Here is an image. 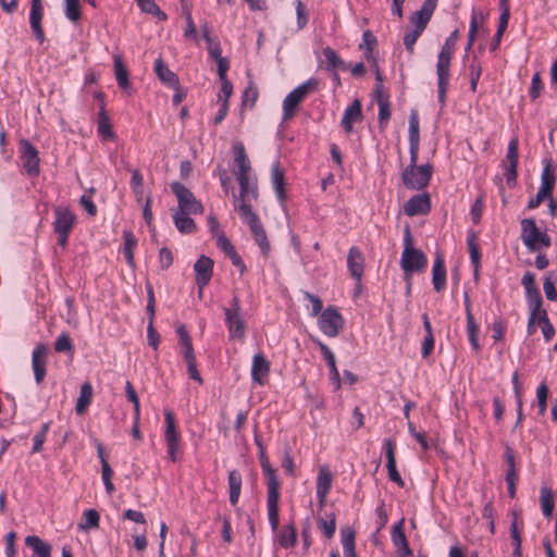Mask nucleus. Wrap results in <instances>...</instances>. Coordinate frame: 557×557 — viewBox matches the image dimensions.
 Returning a JSON list of instances; mask_svg holds the SVG:
<instances>
[{
	"mask_svg": "<svg viewBox=\"0 0 557 557\" xmlns=\"http://www.w3.org/2000/svg\"><path fill=\"white\" fill-rule=\"evenodd\" d=\"M255 442L259 449V460L261 465L262 472L267 480V509H268V519L271 525L272 531L277 529V524L280 523L278 518V503H280V487L281 483L276 475V471L272 468L267 455L265 449L262 442L258 436L255 437Z\"/></svg>",
	"mask_w": 557,
	"mask_h": 557,
	"instance_id": "obj_1",
	"label": "nucleus"
},
{
	"mask_svg": "<svg viewBox=\"0 0 557 557\" xmlns=\"http://www.w3.org/2000/svg\"><path fill=\"white\" fill-rule=\"evenodd\" d=\"M453 35L449 36L445 45L443 46L436 63V75H437V102L441 108L446 104V94L449 86L450 78V65L453 58Z\"/></svg>",
	"mask_w": 557,
	"mask_h": 557,
	"instance_id": "obj_2",
	"label": "nucleus"
},
{
	"mask_svg": "<svg viewBox=\"0 0 557 557\" xmlns=\"http://www.w3.org/2000/svg\"><path fill=\"white\" fill-rule=\"evenodd\" d=\"M400 265L405 273V278L410 280L414 272H421L426 267L425 255L413 247L409 228L405 230L404 250L400 258Z\"/></svg>",
	"mask_w": 557,
	"mask_h": 557,
	"instance_id": "obj_3",
	"label": "nucleus"
},
{
	"mask_svg": "<svg viewBox=\"0 0 557 557\" xmlns=\"http://www.w3.org/2000/svg\"><path fill=\"white\" fill-rule=\"evenodd\" d=\"M239 185V194L233 195L234 207L238 211L239 216L245 213L253 212L251 201L258 198V183L256 175L236 177Z\"/></svg>",
	"mask_w": 557,
	"mask_h": 557,
	"instance_id": "obj_4",
	"label": "nucleus"
},
{
	"mask_svg": "<svg viewBox=\"0 0 557 557\" xmlns=\"http://www.w3.org/2000/svg\"><path fill=\"white\" fill-rule=\"evenodd\" d=\"M318 85L317 78H309L293 89L283 100V120L292 119L296 114L299 103L310 94L314 92L318 89Z\"/></svg>",
	"mask_w": 557,
	"mask_h": 557,
	"instance_id": "obj_5",
	"label": "nucleus"
},
{
	"mask_svg": "<svg viewBox=\"0 0 557 557\" xmlns=\"http://www.w3.org/2000/svg\"><path fill=\"white\" fill-rule=\"evenodd\" d=\"M224 322L231 339L244 341L246 335V322L242 312L239 299L234 296L228 307L223 309Z\"/></svg>",
	"mask_w": 557,
	"mask_h": 557,
	"instance_id": "obj_6",
	"label": "nucleus"
},
{
	"mask_svg": "<svg viewBox=\"0 0 557 557\" xmlns=\"http://www.w3.org/2000/svg\"><path fill=\"white\" fill-rule=\"evenodd\" d=\"M521 239L530 251H539L550 245L549 237L539 230L533 219L522 220Z\"/></svg>",
	"mask_w": 557,
	"mask_h": 557,
	"instance_id": "obj_7",
	"label": "nucleus"
},
{
	"mask_svg": "<svg viewBox=\"0 0 557 557\" xmlns=\"http://www.w3.org/2000/svg\"><path fill=\"white\" fill-rule=\"evenodd\" d=\"M171 189L177 199L178 206L175 211L185 212L189 214L202 213V205L195 198L194 194L183 184L174 182L171 184Z\"/></svg>",
	"mask_w": 557,
	"mask_h": 557,
	"instance_id": "obj_8",
	"label": "nucleus"
},
{
	"mask_svg": "<svg viewBox=\"0 0 557 557\" xmlns=\"http://www.w3.org/2000/svg\"><path fill=\"white\" fill-rule=\"evenodd\" d=\"M417 163H411L403 173L404 184L411 189L424 188L431 177V166L422 164L417 166Z\"/></svg>",
	"mask_w": 557,
	"mask_h": 557,
	"instance_id": "obj_9",
	"label": "nucleus"
},
{
	"mask_svg": "<svg viewBox=\"0 0 557 557\" xmlns=\"http://www.w3.org/2000/svg\"><path fill=\"white\" fill-rule=\"evenodd\" d=\"M318 325L324 335L335 337L344 326V319L335 308L327 307L319 315Z\"/></svg>",
	"mask_w": 557,
	"mask_h": 557,
	"instance_id": "obj_10",
	"label": "nucleus"
},
{
	"mask_svg": "<svg viewBox=\"0 0 557 557\" xmlns=\"http://www.w3.org/2000/svg\"><path fill=\"white\" fill-rule=\"evenodd\" d=\"M243 223L248 225L255 242L258 244L263 256H269L271 246L268 240L267 233L261 224L258 215L255 212L245 213V215H240Z\"/></svg>",
	"mask_w": 557,
	"mask_h": 557,
	"instance_id": "obj_11",
	"label": "nucleus"
},
{
	"mask_svg": "<svg viewBox=\"0 0 557 557\" xmlns=\"http://www.w3.org/2000/svg\"><path fill=\"white\" fill-rule=\"evenodd\" d=\"M21 158L23 166L28 175L36 176L39 174V157L37 149L28 141L21 140L20 143Z\"/></svg>",
	"mask_w": 557,
	"mask_h": 557,
	"instance_id": "obj_12",
	"label": "nucleus"
},
{
	"mask_svg": "<svg viewBox=\"0 0 557 557\" xmlns=\"http://www.w3.org/2000/svg\"><path fill=\"white\" fill-rule=\"evenodd\" d=\"M409 137V152L411 163H417L419 147H420V128H419V115L416 110H412L409 115L408 126Z\"/></svg>",
	"mask_w": 557,
	"mask_h": 557,
	"instance_id": "obj_13",
	"label": "nucleus"
},
{
	"mask_svg": "<svg viewBox=\"0 0 557 557\" xmlns=\"http://www.w3.org/2000/svg\"><path fill=\"white\" fill-rule=\"evenodd\" d=\"M196 283L200 289V294L212 277L213 261L206 256H201L194 265Z\"/></svg>",
	"mask_w": 557,
	"mask_h": 557,
	"instance_id": "obj_14",
	"label": "nucleus"
},
{
	"mask_svg": "<svg viewBox=\"0 0 557 557\" xmlns=\"http://www.w3.org/2000/svg\"><path fill=\"white\" fill-rule=\"evenodd\" d=\"M48 349L44 344L37 345L32 354V368L35 375V381L40 384L46 376Z\"/></svg>",
	"mask_w": 557,
	"mask_h": 557,
	"instance_id": "obj_15",
	"label": "nucleus"
},
{
	"mask_svg": "<svg viewBox=\"0 0 557 557\" xmlns=\"http://www.w3.org/2000/svg\"><path fill=\"white\" fill-rule=\"evenodd\" d=\"M76 223V215L66 207H57L54 209V232L71 233Z\"/></svg>",
	"mask_w": 557,
	"mask_h": 557,
	"instance_id": "obj_16",
	"label": "nucleus"
},
{
	"mask_svg": "<svg viewBox=\"0 0 557 557\" xmlns=\"http://www.w3.org/2000/svg\"><path fill=\"white\" fill-rule=\"evenodd\" d=\"M234 174L236 177H240L242 175L248 176V175H255L251 169L250 161L248 159V156L245 151V147L242 143H236L234 145Z\"/></svg>",
	"mask_w": 557,
	"mask_h": 557,
	"instance_id": "obj_17",
	"label": "nucleus"
},
{
	"mask_svg": "<svg viewBox=\"0 0 557 557\" xmlns=\"http://www.w3.org/2000/svg\"><path fill=\"white\" fill-rule=\"evenodd\" d=\"M332 482L333 476L330 469L326 466H321L317 476V497L321 507L324 505L331 491Z\"/></svg>",
	"mask_w": 557,
	"mask_h": 557,
	"instance_id": "obj_18",
	"label": "nucleus"
},
{
	"mask_svg": "<svg viewBox=\"0 0 557 557\" xmlns=\"http://www.w3.org/2000/svg\"><path fill=\"white\" fill-rule=\"evenodd\" d=\"M44 16V7L41 0H32V7L29 12V24L30 28L39 42H44L45 34L41 27V20Z\"/></svg>",
	"mask_w": 557,
	"mask_h": 557,
	"instance_id": "obj_19",
	"label": "nucleus"
},
{
	"mask_svg": "<svg viewBox=\"0 0 557 557\" xmlns=\"http://www.w3.org/2000/svg\"><path fill=\"white\" fill-rule=\"evenodd\" d=\"M430 210V198L426 194L411 197L404 206V212L408 216L424 214Z\"/></svg>",
	"mask_w": 557,
	"mask_h": 557,
	"instance_id": "obj_20",
	"label": "nucleus"
},
{
	"mask_svg": "<svg viewBox=\"0 0 557 557\" xmlns=\"http://www.w3.org/2000/svg\"><path fill=\"white\" fill-rule=\"evenodd\" d=\"M270 372V362L262 354H256L252 358L251 379L262 385Z\"/></svg>",
	"mask_w": 557,
	"mask_h": 557,
	"instance_id": "obj_21",
	"label": "nucleus"
},
{
	"mask_svg": "<svg viewBox=\"0 0 557 557\" xmlns=\"http://www.w3.org/2000/svg\"><path fill=\"white\" fill-rule=\"evenodd\" d=\"M362 120L361 103L356 99L350 106H348L343 114L341 124L346 133H351L354 125Z\"/></svg>",
	"mask_w": 557,
	"mask_h": 557,
	"instance_id": "obj_22",
	"label": "nucleus"
},
{
	"mask_svg": "<svg viewBox=\"0 0 557 557\" xmlns=\"http://www.w3.org/2000/svg\"><path fill=\"white\" fill-rule=\"evenodd\" d=\"M556 175L555 169L552 165L550 161H547L542 174H541V186L539 188V194L543 195L547 199L552 197V191L555 187Z\"/></svg>",
	"mask_w": 557,
	"mask_h": 557,
	"instance_id": "obj_23",
	"label": "nucleus"
},
{
	"mask_svg": "<svg viewBox=\"0 0 557 557\" xmlns=\"http://www.w3.org/2000/svg\"><path fill=\"white\" fill-rule=\"evenodd\" d=\"M347 265L352 277L360 282L363 274L364 259L363 255L358 248L351 247L349 249Z\"/></svg>",
	"mask_w": 557,
	"mask_h": 557,
	"instance_id": "obj_24",
	"label": "nucleus"
},
{
	"mask_svg": "<svg viewBox=\"0 0 557 557\" xmlns=\"http://www.w3.org/2000/svg\"><path fill=\"white\" fill-rule=\"evenodd\" d=\"M154 72L159 79L171 88H177L180 85L178 78L174 72H172L168 65L163 63L161 59L154 61Z\"/></svg>",
	"mask_w": 557,
	"mask_h": 557,
	"instance_id": "obj_25",
	"label": "nucleus"
},
{
	"mask_svg": "<svg viewBox=\"0 0 557 557\" xmlns=\"http://www.w3.org/2000/svg\"><path fill=\"white\" fill-rule=\"evenodd\" d=\"M164 421H165V430H164V438L168 444H180L181 436L176 426V421L174 413L170 409L164 410Z\"/></svg>",
	"mask_w": 557,
	"mask_h": 557,
	"instance_id": "obj_26",
	"label": "nucleus"
},
{
	"mask_svg": "<svg viewBox=\"0 0 557 557\" xmlns=\"http://www.w3.org/2000/svg\"><path fill=\"white\" fill-rule=\"evenodd\" d=\"M318 344H319L321 354H322L323 358L325 359L327 367L330 369L331 381L334 383L335 388H339L341 387V375H339V372L336 367L335 356L325 344H323L322 342H319Z\"/></svg>",
	"mask_w": 557,
	"mask_h": 557,
	"instance_id": "obj_27",
	"label": "nucleus"
},
{
	"mask_svg": "<svg viewBox=\"0 0 557 557\" xmlns=\"http://www.w3.org/2000/svg\"><path fill=\"white\" fill-rule=\"evenodd\" d=\"M271 183L277 199L283 203L286 197L284 190V172L278 162H274L271 166Z\"/></svg>",
	"mask_w": 557,
	"mask_h": 557,
	"instance_id": "obj_28",
	"label": "nucleus"
},
{
	"mask_svg": "<svg viewBox=\"0 0 557 557\" xmlns=\"http://www.w3.org/2000/svg\"><path fill=\"white\" fill-rule=\"evenodd\" d=\"M432 283L436 292H441L446 285L444 259L440 255L436 256L432 268Z\"/></svg>",
	"mask_w": 557,
	"mask_h": 557,
	"instance_id": "obj_29",
	"label": "nucleus"
},
{
	"mask_svg": "<svg viewBox=\"0 0 557 557\" xmlns=\"http://www.w3.org/2000/svg\"><path fill=\"white\" fill-rule=\"evenodd\" d=\"M25 544L32 548L35 556L51 557V545L42 541L39 536L28 535L25 539Z\"/></svg>",
	"mask_w": 557,
	"mask_h": 557,
	"instance_id": "obj_30",
	"label": "nucleus"
},
{
	"mask_svg": "<svg viewBox=\"0 0 557 557\" xmlns=\"http://www.w3.org/2000/svg\"><path fill=\"white\" fill-rule=\"evenodd\" d=\"M242 474L237 470H231L228 472L227 483L230 491V503L235 506L237 505L240 491H242Z\"/></svg>",
	"mask_w": 557,
	"mask_h": 557,
	"instance_id": "obj_31",
	"label": "nucleus"
},
{
	"mask_svg": "<svg viewBox=\"0 0 557 557\" xmlns=\"http://www.w3.org/2000/svg\"><path fill=\"white\" fill-rule=\"evenodd\" d=\"M92 394L94 391L91 384L89 382H85L81 386L79 396L75 405V411L77 414L82 416L86 412L91 403Z\"/></svg>",
	"mask_w": 557,
	"mask_h": 557,
	"instance_id": "obj_32",
	"label": "nucleus"
},
{
	"mask_svg": "<svg viewBox=\"0 0 557 557\" xmlns=\"http://www.w3.org/2000/svg\"><path fill=\"white\" fill-rule=\"evenodd\" d=\"M432 14L433 10L422 5V8L419 11H416L410 17L409 23L412 27L411 29L422 33L426 27Z\"/></svg>",
	"mask_w": 557,
	"mask_h": 557,
	"instance_id": "obj_33",
	"label": "nucleus"
},
{
	"mask_svg": "<svg viewBox=\"0 0 557 557\" xmlns=\"http://www.w3.org/2000/svg\"><path fill=\"white\" fill-rule=\"evenodd\" d=\"M191 214L174 211L173 213V222L175 227L184 234H190L196 230V224L194 220L190 218Z\"/></svg>",
	"mask_w": 557,
	"mask_h": 557,
	"instance_id": "obj_34",
	"label": "nucleus"
},
{
	"mask_svg": "<svg viewBox=\"0 0 557 557\" xmlns=\"http://www.w3.org/2000/svg\"><path fill=\"white\" fill-rule=\"evenodd\" d=\"M273 532H277V541L282 547L289 548L295 546L297 542V533L293 524L285 525L280 531L277 528Z\"/></svg>",
	"mask_w": 557,
	"mask_h": 557,
	"instance_id": "obj_35",
	"label": "nucleus"
},
{
	"mask_svg": "<svg viewBox=\"0 0 557 557\" xmlns=\"http://www.w3.org/2000/svg\"><path fill=\"white\" fill-rule=\"evenodd\" d=\"M216 246L225 252V255H227L233 264L235 265H239L242 264V260H240V257L237 255L234 246L232 245V243L230 242V239L225 236V234L223 232H220L216 234Z\"/></svg>",
	"mask_w": 557,
	"mask_h": 557,
	"instance_id": "obj_36",
	"label": "nucleus"
},
{
	"mask_svg": "<svg viewBox=\"0 0 557 557\" xmlns=\"http://www.w3.org/2000/svg\"><path fill=\"white\" fill-rule=\"evenodd\" d=\"M123 255L125 257V260L129 267H134L135 260H134V250L137 246V239L135 235L131 231H124L123 232Z\"/></svg>",
	"mask_w": 557,
	"mask_h": 557,
	"instance_id": "obj_37",
	"label": "nucleus"
},
{
	"mask_svg": "<svg viewBox=\"0 0 557 557\" xmlns=\"http://www.w3.org/2000/svg\"><path fill=\"white\" fill-rule=\"evenodd\" d=\"M114 71L117 85L127 94H131V83L128 81V72L122 63L120 57H114Z\"/></svg>",
	"mask_w": 557,
	"mask_h": 557,
	"instance_id": "obj_38",
	"label": "nucleus"
},
{
	"mask_svg": "<svg viewBox=\"0 0 557 557\" xmlns=\"http://www.w3.org/2000/svg\"><path fill=\"white\" fill-rule=\"evenodd\" d=\"M98 133L103 139H110L114 136L110 119L106 113L103 103L100 106V111L98 113Z\"/></svg>",
	"mask_w": 557,
	"mask_h": 557,
	"instance_id": "obj_39",
	"label": "nucleus"
},
{
	"mask_svg": "<svg viewBox=\"0 0 557 557\" xmlns=\"http://www.w3.org/2000/svg\"><path fill=\"white\" fill-rule=\"evenodd\" d=\"M541 509L545 517L549 518L553 515L555 502L554 494L547 486L541 488Z\"/></svg>",
	"mask_w": 557,
	"mask_h": 557,
	"instance_id": "obj_40",
	"label": "nucleus"
},
{
	"mask_svg": "<svg viewBox=\"0 0 557 557\" xmlns=\"http://www.w3.org/2000/svg\"><path fill=\"white\" fill-rule=\"evenodd\" d=\"M342 544L345 557H357L355 550V532L350 528L342 530Z\"/></svg>",
	"mask_w": 557,
	"mask_h": 557,
	"instance_id": "obj_41",
	"label": "nucleus"
},
{
	"mask_svg": "<svg viewBox=\"0 0 557 557\" xmlns=\"http://www.w3.org/2000/svg\"><path fill=\"white\" fill-rule=\"evenodd\" d=\"M392 541L394 545L403 552V555H408L409 548L407 544V540L403 530V522H399L398 524L394 525L392 531Z\"/></svg>",
	"mask_w": 557,
	"mask_h": 557,
	"instance_id": "obj_42",
	"label": "nucleus"
},
{
	"mask_svg": "<svg viewBox=\"0 0 557 557\" xmlns=\"http://www.w3.org/2000/svg\"><path fill=\"white\" fill-rule=\"evenodd\" d=\"M466 309H467V320H468L467 329H468L469 341H470L472 348L476 350L480 347L479 339H478V326H476L473 315L470 311V307H469L467 298H466Z\"/></svg>",
	"mask_w": 557,
	"mask_h": 557,
	"instance_id": "obj_43",
	"label": "nucleus"
},
{
	"mask_svg": "<svg viewBox=\"0 0 557 557\" xmlns=\"http://www.w3.org/2000/svg\"><path fill=\"white\" fill-rule=\"evenodd\" d=\"M100 516L95 509H87L83 513V521L78 524L79 530L87 531L99 527Z\"/></svg>",
	"mask_w": 557,
	"mask_h": 557,
	"instance_id": "obj_44",
	"label": "nucleus"
},
{
	"mask_svg": "<svg viewBox=\"0 0 557 557\" xmlns=\"http://www.w3.org/2000/svg\"><path fill=\"white\" fill-rule=\"evenodd\" d=\"M467 244H468V248H469V252H470L471 262L474 265V272H475V274H478L481 255H480L479 247L476 245L475 233L470 232L468 234Z\"/></svg>",
	"mask_w": 557,
	"mask_h": 557,
	"instance_id": "obj_45",
	"label": "nucleus"
},
{
	"mask_svg": "<svg viewBox=\"0 0 557 557\" xmlns=\"http://www.w3.org/2000/svg\"><path fill=\"white\" fill-rule=\"evenodd\" d=\"M144 180L139 171L135 170L132 173L131 187L139 203H143L146 198L144 196Z\"/></svg>",
	"mask_w": 557,
	"mask_h": 557,
	"instance_id": "obj_46",
	"label": "nucleus"
},
{
	"mask_svg": "<svg viewBox=\"0 0 557 557\" xmlns=\"http://www.w3.org/2000/svg\"><path fill=\"white\" fill-rule=\"evenodd\" d=\"M136 2L143 12L152 14L161 21L166 20V14L160 10L154 0H136Z\"/></svg>",
	"mask_w": 557,
	"mask_h": 557,
	"instance_id": "obj_47",
	"label": "nucleus"
},
{
	"mask_svg": "<svg viewBox=\"0 0 557 557\" xmlns=\"http://www.w3.org/2000/svg\"><path fill=\"white\" fill-rule=\"evenodd\" d=\"M323 55L330 69L347 70L348 65L337 55L335 50L330 47L323 49Z\"/></svg>",
	"mask_w": 557,
	"mask_h": 557,
	"instance_id": "obj_48",
	"label": "nucleus"
},
{
	"mask_svg": "<svg viewBox=\"0 0 557 557\" xmlns=\"http://www.w3.org/2000/svg\"><path fill=\"white\" fill-rule=\"evenodd\" d=\"M202 33H203V38H205V40L207 42V49H208V52H209L210 57L213 58L214 60H216L219 57H222L221 55L220 42L214 40L209 35L207 26L203 27Z\"/></svg>",
	"mask_w": 557,
	"mask_h": 557,
	"instance_id": "obj_49",
	"label": "nucleus"
},
{
	"mask_svg": "<svg viewBox=\"0 0 557 557\" xmlns=\"http://www.w3.org/2000/svg\"><path fill=\"white\" fill-rule=\"evenodd\" d=\"M54 349L57 352H67L73 354L74 352V346L72 344V341L70 336L66 333H61L54 343Z\"/></svg>",
	"mask_w": 557,
	"mask_h": 557,
	"instance_id": "obj_50",
	"label": "nucleus"
},
{
	"mask_svg": "<svg viewBox=\"0 0 557 557\" xmlns=\"http://www.w3.org/2000/svg\"><path fill=\"white\" fill-rule=\"evenodd\" d=\"M125 393H126L127 399L134 405L135 420H139L140 419V404H139L137 393L135 392V389L129 381H127L125 384Z\"/></svg>",
	"mask_w": 557,
	"mask_h": 557,
	"instance_id": "obj_51",
	"label": "nucleus"
},
{
	"mask_svg": "<svg viewBox=\"0 0 557 557\" xmlns=\"http://www.w3.org/2000/svg\"><path fill=\"white\" fill-rule=\"evenodd\" d=\"M318 527L327 539H331L336 530L335 515L332 513L329 519L319 520Z\"/></svg>",
	"mask_w": 557,
	"mask_h": 557,
	"instance_id": "obj_52",
	"label": "nucleus"
},
{
	"mask_svg": "<svg viewBox=\"0 0 557 557\" xmlns=\"http://www.w3.org/2000/svg\"><path fill=\"white\" fill-rule=\"evenodd\" d=\"M64 13L70 21L77 22L81 18L79 0H65Z\"/></svg>",
	"mask_w": 557,
	"mask_h": 557,
	"instance_id": "obj_53",
	"label": "nucleus"
},
{
	"mask_svg": "<svg viewBox=\"0 0 557 557\" xmlns=\"http://www.w3.org/2000/svg\"><path fill=\"white\" fill-rule=\"evenodd\" d=\"M512 385H513V391H515V395H516V399H517V407H518V420H517V424H518V423H520V421L522 419V398H521V385H520V381H519V374L517 372H515L512 375Z\"/></svg>",
	"mask_w": 557,
	"mask_h": 557,
	"instance_id": "obj_54",
	"label": "nucleus"
},
{
	"mask_svg": "<svg viewBox=\"0 0 557 557\" xmlns=\"http://www.w3.org/2000/svg\"><path fill=\"white\" fill-rule=\"evenodd\" d=\"M527 298L532 313H545V311L541 310L542 297L540 290L527 294Z\"/></svg>",
	"mask_w": 557,
	"mask_h": 557,
	"instance_id": "obj_55",
	"label": "nucleus"
},
{
	"mask_svg": "<svg viewBox=\"0 0 557 557\" xmlns=\"http://www.w3.org/2000/svg\"><path fill=\"white\" fill-rule=\"evenodd\" d=\"M540 326L546 342H549L555 335V329L549 322L546 312L540 315Z\"/></svg>",
	"mask_w": 557,
	"mask_h": 557,
	"instance_id": "obj_56",
	"label": "nucleus"
},
{
	"mask_svg": "<svg viewBox=\"0 0 557 557\" xmlns=\"http://www.w3.org/2000/svg\"><path fill=\"white\" fill-rule=\"evenodd\" d=\"M101 476H102V481L106 486L107 493L109 495H111L114 492L115 487L111 481V479L113 476V470L111 469L109 463H104V467L101 468Z\"/></svg>",
	"mask_w": 557,
	"mask_h": 557,
	"instance_id": "obj_57",
	"label": "nucleus"
},
{
	"mask_svg": "<svg viewBox=\"0 0 557 557\" xmlns=\"http://www.w3.org/2000/svg\"><path fill=\"white\" fill-rule=\"evenodd\" d=\"M184 14H185V20H186V28L184 30V36L188 39H193V40L197 41L198 36H197L196 25L191 17V13H190V11L186 10L184 12Z\"/></svg>",
	"mask_w": 557,
	"mask_h": 557,
	"instance_id": "obj_58",
	"label": "nucleus"
},
{
	"mask_svg": "<svg viewBox=\"0 0 557 557\" xmlns=\"http://www.w3.org/2000/svg\"><path fill=\"white\" fill-rule=\"evenodd\" d=\"M553 274L548 273L545 277L543 289L548 300L557 301V290L555 288L554 281L552 280Z\"/></svg>",
	"mask_w": 557,
	"mask_h": 557,
	"instance_id": "obj_59",
	"label": "nucleus"
},
{
	"mask_svg": "<svg viewBox=\"0 0 557 557\" xmlns=\"http://www.w3.org/2000/svg\"><path fill=\"white\" fill-rule=\"evenodd\" d=\"M221 81V92L218 95V103L228 104V99L233 92V86L228 79H220Z\"/></svg>",
	"mask_w": 557,
	"mask_h": 557,
	"instance_id": "obj_60",
	"label": "nucleus"
},
{
	"mask_svg": "<svg viewBox=\"0 0 557 557\" xmlns=\"http://www.w3.org/2000/svg\"><path fill=\"white\" fill-rule=\"evenodd\" d=\"M377 106H379V122H380V125L382 126L383 124L387 123V121L391 116L388 99H380Z\"/></svg>",
	"mask_w": 557,
	"mask_h": 557,
	"instance_id": "obj_61",
	"label": "nucleus"
},
{
	"mask_svg": "<svg viewBox=\"0 0 557 557\" xmlns=\"http://www.w3.org/2000/svg\"><path fill=\"white\" fill-rule=\"evenodd\" d=\"M547 396H548L547 386L545 384L540 385L536 391V398H537L539 411L541 414H543L546 410Z\"/></svg>",
	"mask_w": 557,
	"mask_h": 557,
	"instance_id": "obj_62",
	"label": "nucleus"
},
{
	"mask_svg": "<svg viewBox=\"0 0 557 557\" xmlns=\"http://www.w3.org/2000/svg\"><path fill=\"white\" fill-rule=\"evenodd\" d=\"M422 33L414 30V29H408L405 37H404V45L406 49L409 51V53L413 52L414 44L417 42L418 38L420 37Z\"/></svg>",
	"mask_w": 557,
	"mask_h": 557,
	"instance_id": "obj_63",
	"label": "nucleus"
},
{
	"mask_svg": "<svg viewBox=\"0 0 557 557\" xmlns=\"http://www.w3.org/2000/svg\"><path fill=\"white\" fill-rule=\"evenodd\" d=\"M469 71L471 89L475 90L481 75V66L475 60H472L469 66Z\"/></svg>",
	"mask_w": 557,
	"mask_h": 557,
	"instance_id": "obj_64",
	"label": "nucleus"
}]
</instances>
